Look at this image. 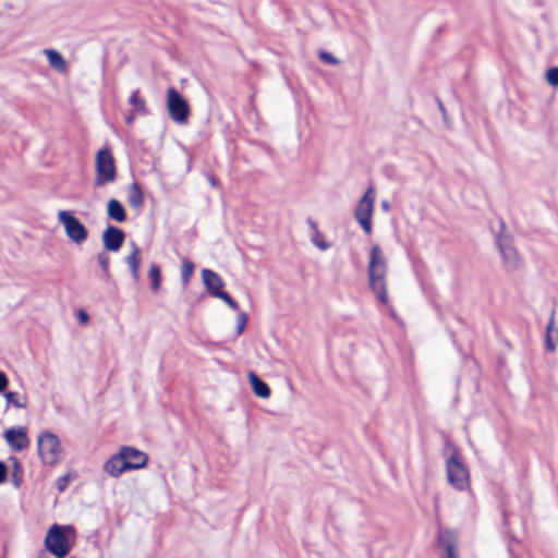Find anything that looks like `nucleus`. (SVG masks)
Instances as JSON below:
<instances>
[{
    "label": "nucleus",
    "mask_w": 558,
    "mask_h": 558,
    "mask_svg": "<svg viewBox=\"0 0 558 558\" xmlns=\"http://www.w3.org/2000/svg\"><path fill=\"white\" fill-rule=\"evenodd\" d=\"M446 475L450 486L461 493L470 490L471 475L466 465L458 453L451 454L446 460Z\"/></svg>",
    "instance_id": "obj_5"
},
{
    "label": "nucleus",
    "mask_w": 558,
    "mask_h": 558,
    "mask_svg": "<svg viewBox=\"0 0 558 558\" xmlns=\"http://www.w3.org/2000/svg\"><path fill=\"white\" fill-rule=\"evenodd\" d=\"M388 263L384 251L378 244H373L368 254L367 277L369 288L381 304H388L387 291Z\"/></svg>",
    "instance_id": "obj_1"
},
{
    "label": "nucleus",
    "mask_w": 558,
    "mask_h": 558,
    "mask_svg": "<svg viewBox=\"0 0 558 558\" xmlns=\"http://www.w3.org/2000/svg\"><path fill=\"white\" fill-rule=\"evenodd\" d=\"M77 534L73 525L52 524L44 539L45 548L54 558H66L76 543Z\"/></svg>",
    "instance_id": "obj_2"
},
{
    "label": "nucleus",
    "mask_w": 558,
    "mask_h": 558,
    "mask_svg": "<svg viewBox=\"0 0 558 558\" xmlns=\"http://www.w3.org/2000/svg\"><path fill=\"white\" fill-rule=\"evenodd\" d=\"M319 58L327 64H331V65L339 64V60L330 52L322 51V52H319Z\"/></svg>",
    "instance_id": "obj_27"
},
{
    "label": "nucleus",
    "mask_w": 558,
    "mask_h": 558,
    "mask_svg": "<svg viewBox=\"0 0 558 558\" xmlns=\"http://www.w3.org/2000/svg\"><path fill=\"white\" fill-rule=\"evenodd\" d=\"M102 470L107 475H109L110 477H113V478H118L124 472H128V468L123 460V454L121 452V449H119V451L116 454L111 456L104 463Z\"/></svg>",
    "instance_id": "obj_14"
},
{
    "label": "nucleus",
    "mask_w": 558,
    "mask_h": 558,
    "mask_svg": "<svg viewBox=\"0 0 558 558\" xmlns=\"http://www.w3.org/2000/svg\"><path fill=\"white\" fill-rule=\"evenodd\" d=\"M554 325V313L551 314L549 322L546 326V349L550 352H554L556 350V343L551 339V330Z\"/></svg>",
    "instance_id": "obj_25"
},
{
    "label": "nucleus",
    "mask_w": 558,
    "mask_h": 558,
    "mask_svg": "<svg viewBox=\"0 0 558 558\" xmlns=\"http://www.w3.org/2000/svg\"><path fill=\"white\" fill-rule=\"evenodd\" d=\"M57 219L62 225L66 238L76 245L83 244L88 238L87 228L71 210H59Z\"/></svg>",
    "instance_id": "obj_6"
},
{
    "label": "nucleus",
    "mask_w": 558,
    "mask_h": 558,
    "mask_svg": "<svg viewBox=\"0 0 558 558\" xmlns=\"http://www.w3.org/2000/svg\"><path fill=\"white\" fill-rule=\"evenodd\" d=\"M89 317H88V314L84 311H81L78 313V320L82 323V324H86L88 322Z\"/></svg>",
    "instance_id": "obj_34"
},
{
    "label": "nucleus",
    "mask_w": 558,
    "mask_h": 558,
    "mask_svg": "<svg viewBox=\"0 0 558 558\" xmlns=\"http://www.w3.org/2000/svg\"><path fill=\"white\" fill-rule=\"evenodd\" d=\"M148 278L150 280V290L158 293L161 287V271L157 264L151 263L148 269Z\"/></svg>",
    "instance_id": "obj_21"
},
{
    "label": "nucleus",
    "mask_w": 558,
    "mask_h": 558,
    "mask_svg": "<svg viewBox=\"0 0 558 558\" xmlns=\"http://www.w3.org/2000/svg\"><path fill=\"white\" fill-rule=\"evenodd\" d=\"M37 453L41 464L56 466L64 459L65 452L58 435L49 430L37 436Z\"/></svg>",
    "instance_id": "obj_3"
},
{
    "label": "nucleus",
    "mask_w": 558,
    "mask_h": 558,
    "mask_svg": "<svg viewBox=\"0 0 558 558\" xmlns=\"http://www.w3.org/2000/svg\"><path fill=\"white\" fill-rule=\"evenodd\" d=\"M15 396H16V393H15V392H13V391H9V392H7V393L4 395L5 400H7L8 402L13 403L15 407L20 408V407H21V404H20V403H17V402H15V400H14Z\"/></svg>",
    "instance_id": "obj_31"
},
{
    "label": "nucleus",
    "mask_w": 558,
    "mask_h": 558,
    "mask_svg": "<svg viewBox=\"0 0 558 558\" xmlns=\"http://www.w3.org/2000/svg\"><path fill=\"white\" fill-rule=\"evenodd\" d=\"M117 180V166L113 154L109 147H104L95 156L94 185L104 187Z\"/></svg>",
    "instance_id": "obj_4"
},
{
    "label": "nucleus",
    "mask_w": 558,
    "mask_h": 558,
    "mask_svg": "<svg viewBox=\"0 0 558 558\" xmlns=\"http://www.w3.org/2000/svg\"><path fill=\"white\" fill-rule=\"evenodd\" d=\"M7 476V468L3 462L0 461V484L4 482Z\"/></svg>",
    "instance_id": "obj_32"
},
{
    "label": "nucleus",
    "mask_w": 558,
    "mask_h": 558,
    "mask_svg": "<svg viewBox=\"0 0 558 558\" xmlns=\"http://www.w3.org/2000/svg\"><path fill=\"white\" fill-rule=\"evenodd\" d=\"M126 265L129 266V269L131 271V275L135 281L140 278V265H141V257H140V248L134 243L131 242V253L125 259Z\"/></svg>",
    "instance_id": "obj_17"
},
{
    "label": "nucleus",
    "mask_w": 558,
    "mask_h": 558,
    "mask_svg": "<svg viewBox=\"0 0 558 558\" xmlns=\"http://www.w3.org/2000/svg\"><path fill=\"white\" fill-rule=\"evenodd\" d=\"M248 381L252 386L254 393L262 398L267 399L270 397V388L264 383L255 373L251 372L247 375Z\"/></svg>",
    "instance_id": "obj_18"
},
{
    "label": "nucleus",
    "mask_w": 558,
    "mask_h": 558,
    "mask_svg": "<svg viewBox=\"0 0 558 558\" xmlns=\"http://www.w3.org/2000/svg\"><path fill=\"white\" fill-rule=\"evenodd\" d=\"M120 449L128 471H137L146 468L148 456L144 451L131 446H122Z\"/></svg>",
    "instance_id": "obj_11"
},
{
    "label": "nucleus",
    "mask_w": 558,
    "mask_h": 558,
    "mask_svg": "<svg viewBox=\"0 0 558 558\" xmlns=\"http://www.w3.org/2000/svg\"><path fill=\"white\" fill-rule=\"evenodd\" d=\"M545 78L551 87H558V66H550L545 72Z\"/></svg>",
    "instance_id": "obj_26"
},
{
    "label": "nucleus",
    "mask_w": 558,
    "mask_h": 558,
    "mask_svg": "<svg viewBox=\"0 0 558 558\" xmlns=\"http://www.w3.org/2000/svg\"><path fill=\"white\" fill-rule=\"evenodd\" d=\"M75 476H76V474L73 471H69L64 475L60 476L56 481L57 489L60 493L64 492L68 488L69 484L75 478Z\"/></svg>",
    "instance_id": "obj_23"
},
{
    "label": "nucleus",
    "mask_w": 558,
    "mask_h": 558,
    "mask_svg": "<svg viewBox=\"0 0 558 558\" xmlns=\"http://www.w3.org/2000/svg\"><path fill=\"white\" fill-rule=\"evenodd\" d=\"M210 184H211L213 186H216V184H217V180H216L215 178H211V179H210Z\"/></svg>",
    "instance_id": "obj_36"
},
{
    "label": "nucleus",
    "mask_w": 558,
    "mask_h": 558,
    "mask_svg": "<svg viewBox=\"0 0 558 558\" xmlns=\"http://www.w3.org/2000/svg\"><path fill=\"white\" fill-rule=\"evenodd\" d=\"M130 104L138 112H145V110H146L145 100L140 96V93L137 90L132 93V95L130 97Z\"/></svg>",
    "instance_id": "obj_24"
},
{
    "label": "nucleus",
    "mask_w": 558,
    "mask_h": 558,
    "mask_svg": "<svg viewBox=\"0 0 558 558\" xmlns=\"http://www.w3.org/2000/svg\"><path fill=\"white\" fill-rule=\"evenodd\" d=\"M128 202L135 209L141 208L144 204V194L141 186L135 182L128 189Z\"/></svg>",
    "instance_id": "obj_19"
},
{
    "label": "nucleus",
    "mask_w": 558,
    "mask_h": 558,
    "mask_svg": "<svg viewBox=\"0 0 558 558\" xmlns=\"http://www.w3.org/2000/svg\"><path fill=\"white\" fill-rule=\"evenodd\" d=\"M124 232L114 226H108L101 235L104 247L110 252H118L124 242Z\"/></svg>",
    "instance_id": "obj_13"
},
{
    "label": "nucleus",
    "mask_w": 558,
    "mask_h": 558,
    "mask_svg": "<svg viewBox=\"0 0 558 558\" xmlns=\"http://www.w3.org/2000/svg\"><path fill=\"white\" fill-rule=\"evenodd\" d=\"M98 262L104 271H108V268H109V259L108 257L104 256V255H99L98 256Z\"/></svg>",
    "instance_id": "obj_30"
},
{
    "label": "nucleus",
    "mask_w": 558,
    "mask_h": 558,
    "mask_svg": "<svg viewBox=\"0 0 558 558\" xmlns=\"http://www.w3.org/2000/svg\"><path fill=\"white\" fill-rule=\"evenodd\" d=\"M44 54L47 58L49 66L60 74L69 71V64L63 56L56 49H45Z\"/></svg>",
    "instance_id": "obj_15"
},
{
    "label": "nucleus",
    "mask_w": 558,
    "mask_h": 558,
    "mask_svg": "<svg viewBox=\"0 0 558 558\" xmlns=\"http://www.w3.org/2000/svg\"><path fill=\"white\" fill-rule=\"evenodd\" d=\"M133 120H134V117H133V116H130V117H128V118H126V123H129V124H130V123H132V122H133Z\"/></svg>",
    "instance_id": "obj_35"
},
{
    "label": "nucleus",
    "mask_w": 558,
    "mask_h": 558,
    "mask_svg": "<svg viewBox=\"0 0 558 558\" xmlns=\"http://www.w3.org/2000/svg\"><path fill=\"white\" fill-rule=\"evenodd\" d=\"M247 316L245 313H240L236 316L238 335H241L246 326Z\"/></svg>",
    "instance_id": "obj_28"
},
{
    "label": "nucleus",
    "mask_w": 558,
    "mask_h": 558,
    "mask_svg": "<svg viewBox=\"0 0 558 558\" xmlns=\"http://www.w3.org/2000/svg\"><path fill=\"white\" fill-rule=\"evenodd\" d=\"M311 228H312V234H311L312 244L323 252L329 250L331 244L326 241L325 235L318 230L315 222L311 223Z\"/></svg>",
    "instance_id": "obj_20"
},
{
    "label": "nucleus",
    "mask_w": 558,
    "mask_h": 558,
    "mask_svg": "<svg viewBox=\"0 0 558 558\" xmlns=\"http://www.w3.org/2000/svg\"><path fill=\"white\" fill-rule=\"evenodd\" d=\"M4 439L13 451H22L29 446L25 427H13L5 430Z\"/></svg>",
    "instance_id": "obj_12"
},
{
    "label": "nucleus",
    "mask_w": 558,
    "mask_h": 558,
    "mask_svg": "<svg viewBox=\"0 0 558 558\" xmlns=\"http://www.w3.org/2000/svg\"><path fill=\"white\" fill-rule=\"evenodd\" d=\"M202 280L211 295L222 300L230 308L238 310V303L228 293L223 292L225 282L217 272L203 269Z\"/></svg>",
    "instance_id": "obj_8"
},
{
    "label": "nucleus",
    "mask_w": 558,
    "mask_h": 558,
    "mask_svg": "<svg viewBox=\"0 0 558 558\" xmlns=\"http://www.w3.org/2000/svg\"><path fill=\"white\" fill-rule=\"evenodd\" d=\"M107 216L117 222H124L126 220V213L123 205L116 198L108 201L106 206Z\"/></svg>",
    "instance_id": "obj_16"
},
{
    "label": "nucleus",
    "mask_w": 558,
    "mask_h": 558,
    "mask_svg": "<svg viewBox=\"0 0 558 558\" xmlns=\"http://www.w3.org/2000/svg\"><path fill=\"white\" fill-rule=\"evenodd\" d=\"M444 558H458L456 550L450 546L447 548L446 555Z\"/></svg>",
    "instance_id": "obj_33"
},
{
    "label": "nucleus",
    "mask_w": 558,
    "mask_h": 558,
    "mask_svg": "<svg viewBox=\"0 0 558 558\" xmlns=\"http://www.w3.org/2000/svg\"><path fill=\"white\" fill-rule=\"evenodd\" d=\"M499 227L497 241L502 263L508 270L518 269L520 267V254L513 245L512 234L502 220L499 221Z\"/></svg>",
    "instance_id": "obj_7"
},
{
    "label": "nucleus",
    "mask_w": 558,
    "mask_h": 558,
    "mask_svg": "<svg viewBox=\"0 0 558 558\" xmlns=\"http://www.w3.org/2000/svg\"><path fill=\"white\" fill-rule=\"evenodd\" d=\"M9 379L7 375L0 371V392H3L5 388L8 387Z\"/></svg>",
    "instance_id": "obj_29"
},
{
    "label": "nucleus",
    "mask_w": 558,
    "mask_h": 558,
    "mask_svg": "<svg viewBox=\"0 0 558 558\" xmlns=\"http://www.w3.org/2000/svg\"><path fill=\"white\" fill-rule=\"evenodd\" d=\"M375 205V193L369 187L359 201L355 208V218L366 234L372 233V217Z\"/></svg>",
    "instance_id": "obj_9"
},
{
    "label": "nucleus",
    "mask_w": 558,
    "mask_h": 558,
    "mask_svg": "<svg viewBox=\"0 0 558 558\" xmlns=\"http://www.w3.org/2000/svg\"><path fill=\"white\" fill-rule=\"evenodd\" d=\"M383 207H384L385 209H388V204H387V203H383Z\"/></svg>",
    "instance_id": "obj_37"
},
{
    "label": "nucleus",
    "mask_w": 558,
    "mask_h": 558,
    "mask_svg": "<svg viewBox=\"0 0 558 558\" xmlns=\"http://www.w3.org/2000/svg\"><path fill=\"white\" fill-rule=\"evenodd\" d=\"M194 274V264L187 258L182 259L181 279L184 287L187 286Z\"/></svg>",
    "instance_id": "obj_22"
},
{
    "label": "nucleus",
    "mask_w": 558,
    "mask_h": 558,
    "mask_svg": "<svg viewBox=\"0 0 558 558\" xmlns=\"http://www.w3.org/2000/svg\"><path fill=\"white\" fill-rule=\"evenodd\" d=\"M167 109L175 123L185 124L187 122L189 104L173 87L167 90Z\"/></svg>",
    "instance_id": "obj_10"
}]
</instances>
